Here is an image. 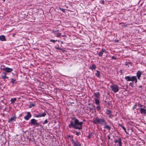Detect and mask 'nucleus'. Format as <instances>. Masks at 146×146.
Masks as SVG:
<instances>
[{
  "label": "nucleus",
  "instance_id": "34",
  "mask_svg": "<svg viewBox=\"0 0 146 146\" xmlns=\"http://www.w3.org/2000/svg\"><path fill=\"white\" fill-rule=\"evenodd\" d=\"M91 133H90V134L88 135V138L89 139H90L91 138Z\"/></svg>",
  "mask_w": 146,
  "mask_h": 146
},
{
  "label": "nucleus",
  "instance_id": "22",
  "mask_svg": "<svg viewBox=\"0 0 146 146\" xmlns=\"http://www.w3.org/2000/svg\"><path fill=\"white\" fill-rule=\"evenodd\" d=\"M104 123L105 124V128L106 129H108L109 130H110L111 129V127L108 125H107L105 122Z\"/></svg>",
  "mask_w": 146,
  "mask_h": 146
},
{
  "label": "nucleus",
  "instance_id": "10",
  "mask_svg": "<svg viewBox=\"0 0 146 146\" xmlns=\"http://www.w3.org/2000/svg\"><path fill=\"white\" fill-rule=\"evenodd\" d=\"M59 31V30L56 31H53L52 33L54 34H56V37H59L61 35V33H60Z\"/></svg>",
  "mask_w": 146,
  "mask_h": 146
},
{
  "label": "nucleus",
  "instance_id": "42",
  "mask_svg": "<svg viewBox=\"0 0 146 146\" xmlns=\"http://www.w3.org/2000/svg\"><path fill=\"white\" fill-rule=\"evenodd\" d=\"M89 109L91 110H93V108H89Z\"/></svg>",
  "mask_w": 146,
  "mask_h": 146
},
{
  "label": "nucleus",
  "instance_id": "44",
  "mask_svg": "<svg viewBox=\"0 0 146 146\" xmlns=\"http://www.w3.org/2000/svg\"><path fill=\"white\" fill-rule=\"evenodd\" d=\"M139 105V106H140V107H142V105H141L140 104V105Z\"/></svg>",
  "mask_w": 146,
  "mask_h": 146
},
{
  "label": "nucleus",
  "instance_id": "19",
  "mask_svg": "<svg viewBox=\"0 0 146 146\" xmlns=\"http://www.w3.org/2000/svg\"><path fill=\"white\" fill-rule=\"evenodd\" d=\"M0 40L1 41H5L6 40L5 36L4 35L0 36Z\"/></svg>",
  "mask_w": 146,
  "mask_h": 146
},
{
  "label": "nucleus",
  "instance_id": "31",
  "mask_svg": "<svg viewBox=\"0 0 146 146\" xmlns=\"http://www.w3.org/2000/svg\"><path fill=\"white\" fill-rule=\"evenodd\" d=\"M48 121L47 120V119H46L45 120V121H44V122L43 123V124H45L47 123H48Z\"/></svg>",
  "mask_w": 146,
  "mask_h": 146
},
{
  "label": "nucleus",
  "instance_id": "13",
  "mask_svg": "<svg viewBox=\"0 0 146 146\" xmlns=\"http://www.w3.org/2000/svg\"><path fill=\"white\" fill-rule=\"evenodd\" d=\"M16 118L17 117L15 115L13 116L9 119L8 122H10L11 121H14L15 120Z\"/></svg>",
  "mask_w": 146,
  "mask_h": 146
},
{
  "label": "nucleus",
  "instance_id": "27",
  "mask_svg": "<svg viewBox=\"0 0 146 146\" xmlns=\"http://www.w3.org/2000/svg\"><path fill=\"white\" fill-rule=\"evenodd\" d=\"M35 106V104L33 103H31L29 106V108H31L32 107L34 106Z\"/></svg>",
  "mask_w": 146,
  "mask_h": 146
},
{
  "label": "nucleus",
  "instance_id": "45",
  "mask_svg": "<svg viewBox=\"0 0 146 146\" xmlns=\"http://www.w3.org/2000/svg\"><path fill=\"white\" fill-rule=\"evenodd\" d=\"M115 41L116 42H118V40H115Z\"/></svg>",
  "mask_w": 146,
  "mask_h": 146
},
{
  "label": "nucleus",
  "instance_id": "29",
  "mask_svg": "<svg viewBox=\"0 0 146 146\" xmlns=\"http://www.w3.org/2000/svg\"><path fill=\"white\" fill-rule=\"evenodd\" d=\"M76 135H77L79 136L81 135V133L80 132L76 131Z\"/></svg>",
  "mask_w": 146,
  "mask_h": 146
},
{
  "label": "nucleus",
  "instance_id": "33",
  "mask_svg": "<svg viewBox=\"0 0 146 146\" xmlns=\"http://www.w3.org/2000/svg\"><path fill=\"white\" fill-rule=\"evenodd\" d=\"M60 10H61L62 11V12H65V9H64L60 8Z\"/></svg>",
  "mask_w": 146,
  "mask_h": 146
},
{
  "label": "nucleus",
  "instance_id": "1",
  "mask_svg": "<svg viewBox=\"0 0 146 146\" xmlns=\"http://www.w3.org/2000/svg\"><path fill=\"white\" fill-rule=\"evenodd\" d=\"M72 119L74 120V122L71 121L69 125V127L70 128H73L75 129H82V125L83 123V121L79 122L78 120L74 117L72 118Z\"/></svg>",
  "mask_w": 146,
  "mask_h": 146
},
{
  "label": "nucleus",
  "instance_id": "32",
  "mask_svg": "<svg viewBox=\"0 0 146 146\" xmlns=\"http://www.w3.org/2000/svg\"><path fill=\"white\" fill-rule=\"evenodd\" d=\"M137 106V104H135L133 107V110H134L135 109H136V107Z\"/></svg>",
  "mask_w": 146,
  "mask_h": 146
},
{
  "label": "nucleus",
  "instance_id": "5",
  "mask_svg": "<svg viewBox=\"0 0 146 146\" xmlns=\"http://www.w3.org/2000/svg\"><path fill=\"white\" fill-rule=\"evenodd\" d=\"M32 115L30 112H28L26 115L24 117V118L26 120H28L31 117Z\"/></svg>",
  "mask_w": 146,
  "mask_h": 146
},
{
  "label": "nucleus",
  "instance_id": "35",
  "mask_svg": "<svg viewBox=\"0 0 146 146\" xmlns=\"http://www.w3.org/2000/svg\"><path fill=\"white\" fill-rule=\"evenodd\" d=\"M101 3L104 4V1L103 0H102L101 1Z\"/></svg>",
  "mask_w": 146,
  "mask_h": 146
},
{
  "label": "nucleus",
  "instance_id": "3",
  "mask_svg": "<svg viewBox=\"0 0 146 146\" xmlns=\"http://www.w3.org/2000/svg\"><path fill=\"white\" fill-rule=\"evenodd\" d=\"M110 87L111 90L114 92L116 93L119 91V87L117 85L113 84L111 85Z\"/></svg>",
  "mask_w": 146,
  "mask_h": 146
},
{
  "label": "nucleus",
  "instance_id": "46",
  "mask_svg": "<svg viewBox=\"0 0 146 146\" xmlns=\"http://www.w3.org/2000/svg\"><path fill=\"white\" fill-rule=\"evenodd\" d=\"M61 44H62L63 43V42H62V41H61Z\"/></svg>",
  "mask_w": 146,
  "mask_h": 146
},
{
  "label": "nucleus",
  "instance_id": "24",
  "mask_svg": "<svg viewBox=\"0 0 146 146\" xmlns=\"http://www.w3.org/2000/svg\"><path fill=\"white\" fill-rule=\"evenodd\" d=\"M96 72H97L95 74L99 78L100 77V72L98 70H97Z\"/></svg>",
  "mask_w": 146,
  "mask_h": 146
},
{
  "label": "nucleus",
  "instance_id": "36",
  "mask_svg": "<svg viewBox=\"0 0 146 146\" xmlns=\"http://www.w3.org/2000/svg\"><path fill=\"white\" fill-rule=\"evenodd\" d=\"M15 80L13 79H11V82L13 83L14 82Z\"/></svg>",
  "mask_w": 146,
  "mask_h": 146
},
{
  "label": "nucleus",
  "instance_id": "43",
  "mask_svg": "<svg viewBox=\"0 0 146 146\" xmlns=\"http://www.w3.org/2000/svg\"><path fill=\"white\" fill-rule=\"evenodd\" d=\"M62 37L66 36V35H62Z\"/></svg>",
  "mask_w": 146,
  "mask_h": 146
},
{
  "label": "nucleus",
  "instance_id": "8",
  "mask_svg": "<svg viewBox=\"0 0 146 146\" xmlns=\"http://www.w3.org/2000/svg\"><path fill=\"white\" fill-rule=\"evenodd\" d=\"M71 141L74 144V146H81V144L79 143L77 141H75L73 139H71Z\"/></svg>",
  "mask_w": 146,
  "mask_h": 146
},
{
  "label": "nucleus",
  "instance_id": "26",
  "mask_svg": "<svg viewBox=\"0 0 146 146\" xmlns=\"http://www.w3.org/2000/svg\"><path fill=\"white\" fill-rule=\"evenodd\" d=\"M119 125L120 126H121L123 128V129L125 131V132L126 133L127 131H126V129L122 125H121L120 124H119Z\"/></svg>",
  "mask_w": 146,
  "mask_h": 146
},
{
  "label": "nucleus",
  "instance_id": "47",
  "mask_svg": "<svg viewBox=\"0 0 146 146\" xmlns=\"http://www.w3.org/2000/svg\"><path fill=\"white\" fill-rule=\"evenodd\" d=\"M141 86H139V87L140 88H141Z\"/></svg>",
  "mask_w": 146,
  "mask_h": 146
},
{
  "label": "nucleus",
  "instance_id": "2",
  "mask_svg": "<svg viewBox=\"0 0 146 146\" xmlns=\"http://www.w3.org/2000/svg\"><path fill=\"white\" fill-rule=\"evenodd\" d=\"M92 121L94 124L103 125V123H105V120L104 118H100L98 117H96L93 118Z\"/></svg>",
  "mask_w": 146,
  "mask_h": 146
},
{
  "label": "nucleus",
  "instance_id": "14",
  "mask_svg": "<svg viewBox=\"0 0 146 146\" xmlns=\"http://www.w3.org/2000/svg\"><path fill=\"white\" fill-rule=\"evenodd\" d=\"M106 113L107 114L109 115V117L110 118H111L112 117L111 113L110 110H106Z\"/></svg>",
  "mask_w": 146,
  "mask_h": 146
},
{
  "label": "nucleus",
  "instance_id": "6",
  "mask_svg": "<svg viewBox=\"0 0 146 146\" xmlns=\"http://www.w3.org/2000/svg\"><path fill=\"white\" fill-rule=\"evenodd\" d=\"M114 142L115 143H118V145H118L119 146H122L121 140L120 137L118 138V139H115Z\"/></svg>",
  "mask_w": 146,
  "mask_h": 146
},
{
  "label": "nucleus",
  "instance_id": "23",
  "mask_svg": "<svg viewBox=\"0 0 146 146\" xmlns=\"http://www.w3.org/2000/svg\"><path fill=\"white\" fill-rule=\"evenodd\" d=\"M131 77H130L129 76H126L125 77V79L128 81H131Z\"/></svg>",
  "mask_w": 146,
  "mask_h": 146
},
{
  "label": "nucleus",
  "instance_id": "41",
  "mask_svg": "<svg viewBox=\"0 0 146 146\" xmlns=\"http://www.w3.org/2000/svg\"><path fill=\"white\" fill-rule=\"evenodd\" d=\"M124 26L125 27H127V25H124Z\"/></svg>",
  "mask_w": 146,
  "mask_h": 146
},
{
  "label": "nucleus",
  "instance_id": "20",
  "mask_svg": "<svg viewBox=\"0 0 146 146\" xmlns=\"http://www.w3.org/2000/svg\"><path fill=\"white\" fill-rule=\"evenodd\" d=\"M100 94L99 92H97L96 93H94V96L96 98L98 99L99 96H100Z\"/></svg>",
  "mask_w": 146,
  "mask_h": 146
},
{
  "label": "nucleus",
  "instance_id": "12",
  "mask_svg": "<svg viewBox=\"0 0 146 146\" xmlns=\"http://www.w3.org/2000/svg\"><path fill=\"white\" fill-rule=\"evenodd\" d=\"M7 74L6 72L2 73L1 74V77L3 79H5V78H8L9 77L7 76H6Z\"/></svg>",
  "mask_w": 146,
  "mask_h": 146
},
{
  "label": "nucleus",
  "instance_id": "16",
  "mask_svg": "<svg viewBox=\"0 0 146 146\" xmlns=\"http://www.w3.org/2000/svg\"><path fill=\"white\" fill-rule=\"evenodd\" d=\"M137 79L135 76H133L131 77V80L132 82H135V83L137 82Z\"/></svg>",
  "mask_w": 146,
  "mask_h": 146
},
{
  "label": "nucleus",
  "instance_id": "21",
  "mask_svg": "<svg viewBox=\"0 0 146 146\" xmlns=\"http://www.w3.org/2000/svg\"><path fill=\"white\" fill-rule=\"evenodd\" d=\"M95 102V103L97 105H100V101L97 98H95L94 99Z\"/></svg>",
  "mask_w": 146,
  "mask_h": 146
},
{
  "label": "nucleus",
  "instance_id": "18",
  "mask_svg": "<svg viewBox=\"0 0 146 146\" xmlns=\"http://www.w3.org/2000/svg\"><path fill=\"white\" fill-rule=\"evenodd\" d=\"M141 72L139 71H138L137 73V76L138 79L139 80L140 79V78L141 76Z\"/></svg>",
  "mask_w": 146,
  "mask_h": 146
},
{
  "label": "nucleus",
  "instance_id": "9",
  "mask_svg": "<svg viewBox=\"0 0 146 146\" xmlns=\"http://www.w3.org/2000/svg\"><path fill=\"white\" fill-rule=\"evenodd\" d=\"M3 70H5L6 71V72H6V73L11 72L13 71V70L12 69L6 67H5L4 68H3Z\"/></svg>",
  "mask_w": 146,
  "mask_h": 146
},
{
  "label": "nucleus",
  "instance_id": "28",
  "mask_svg": "<svg viewBox=\"0 0 146 146\" xmlns=\"http://www.w3.org/2000/svg\"><path fill=\"white\" fill-rule=\"evenodd\" d=\"M96 109L98 111L100 110V109H101V107L100 106V105H97V106L96 107Z\"/></svg>",
  "mask_w": 146,
  "mask_h": 146
},
{
  "label": "nucleus",
  "instance_id": "48",
  "mask_svg": "<svg viewBox=\"0 0 146 146\" xmlns=\"http://www.w3.org/2000/svg\"><path fill=\"white\" fill-rule=\"evenodd\" d=\"M58 42H59V40H58Z\"/></svg>",
  "mask_w": 146,
  "mask_h": 146
},
{
  "label": "nucleus",
  "instance_id": "37",
  "mask_svg": "<svg viewBox=\"0 0 146 146\" xmlns=\"http://www.w3.org/2000/svg\"><path fill=\"white\" fill-rule=\"evenodd\" d=\"M112 58L113 59H115L116 58L114 56H113L112 57Z\"/></svg>",
  "mask_w": 146,
  "mask_h": 146
},
{
  "label": "nucleus",
  "instance_id": "17",
  "mask_svg": "<svg viewBox=\"0 0 146 146\" xmlns=\"http://www.w3.org/2000/svg\"><path fill=\"white\" fill-rule=\"evenodd\" d=\"M96 68V66L95 64H92V66H90L89 68L90 69H91L92 70H95Z\"/></svg>",
  "mask_w": 146,
  "mask_h": 146
},
{
  "label": "nucleus",
  "instance_id": "4",
  "mask_svg": "<svg viewBox=\"0 0 146 146\" xmlns=\"http://www.w3.org/2000/svg\"><path fill=\"white\" fill-rule=\"evenodd\" d=\"M30 123L31 125H36V126H38L39 125V123H37V120L35 119H31Z\"/></svg>",
  "mask_w": 146,
  "mask_h": 146
},
{
  "label": "nucleus",
  "instance_id": "15",
  "mask_svg": "<svg viewBox=\"0 0 146 146\" xmlns=\"http://www.w3.org/2000/svg\"><path fill=\"white\" fill-rule=\"evenodd\" d=\"M141 113L142 114H144L145 115L146 113V109H143L142 108H139Z\"/></svg>",
  "mask_w": 146,
  "mask_h": 146
},
{
  "label": "nucleus",
  "instance_id": "11",
  "mask_svg": "<svg viewBox=\"0 0 146 146\" xmlns=\"http://www.w3.org/2000/svg\"><path fill=\"white\" fill-rule=\"evenodd\" d=\"M107 52V51L105 50V49H104L102 48V49L101 51L100 52L98 53V55L102 57V56L103 53H106Z\"/></svg>",
  "mask_w": 146,
  "mask_h": 146
},
{
  "label": "nucleus",
  "instance_id": "39",
  "mask_svg": "<svg viewBox=\"0 0 146 146\" xmlns=\"http://www.w3.org/2000/svg\"><path fill=\"white\" fill-rule=\"evenodd\" d=\"M57 49H58L60 50H62V49L60 48H59L58 47L56 48Z\"/></svg>",
  "mask_w": 146,
  "mask_h": 146
},
{
  "label": "nucleus",
  "instance_id": "38",
  "mask_svg": "<svg viewBox=\"0 0 146 146\" xmlns=\"http://www.w3.org/2000/svg\"><path fill=\"white\" fill-rule=\"evenodd\" d=\"M107 137H108V140H110V137L109 135H108L107 136Z\"/></svg>",
  "mask_w": 146,
  "mask_h": 146
},
{
  "label": "nucleus",
  "instance_id": "40",
  "mask_svg": "<svg viewBox=\"0 0 146 146\" xmlns=\"http://www.w3.org/2000/svg\"><path fill=\"white\" fill-rule=\"evenodd\" d=\"M129 84L130 86H131L132 85V83L131 82H130L129 83Z\"/></svg>",
  "mask_w": 146,
  "mask_h": 146
},
{
  "label": "nucleus",
  "instance_id": "30",
  "mask_svg": "<svg viewBox=\"0 0 146 146\" xmlns=\"http://www.w3.org/2000/svg\"><path fill=\"white\" fill-rule=\"evenodd\" d=\"M56 41H57V40H53V39H51L50 40V42H53V43H55V42Z\"/></svg>",
  "mask_w": 146,
  "mask_h": 146
},
{
  "label": "nucleus",
  "instance_id": "7",
  "mask_svg": "<svg viewBox=\"0 0 146 146\" xmlns=\"http://www.w3.org/2000/svg\"><path fill=\"white\" fill-rule=\"evenodd\" d=\"M46 115V113L45 112H44L42 114L41 113H40L38 114H35L34 115V117H44Z\"/></svg>",
  "mask_w": 146,
  "mask_h": 146
},
{
  "label": "nucleus",
  "instance_id": "25",
  "mask_svg": "<svg viewBox=\"0 0 146 146\" xmlns=\"http://www.w3.org/2000/svg\"><path fill=\"white\" fill-rule=\"evenodd\" d=\"M17 99L15 98H11V103L13 104L15 103V102L16 101Z\"/></svg>",
  "mask_w": 146,
  "mask_h": 146
}]
</instances>
